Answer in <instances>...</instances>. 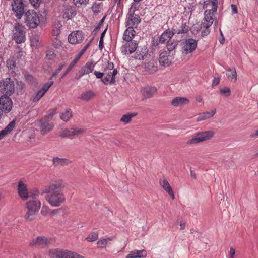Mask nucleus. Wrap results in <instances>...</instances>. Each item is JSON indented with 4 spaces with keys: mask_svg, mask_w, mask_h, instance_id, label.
<instances>
[{
    "mask_svg": "<svg viewBox=\"0 0 258 258\" xmlns=\"http://www.w3.org/2000/svg\"><path fill=\"white\" fill-rule=\"evenodd\" d=\"M53 84V81H49V82L45 83L42 86V88L38 91L37 94L33 97L32 100V101L33 102H38L44 95Z\"/></svg>",
    "mask_w": 258,
    "mask_h": 258,
    "instance_id": "16",
    "label": "nucleus"
},
{
    "mask_svg": "<svg viewBox=\"0 0 258 258\" xmlns=\"http://www.w3.org/2000/svg\"><path fill=\"white\" fill-rule=\"evenodd\" d=\"M94 75L97 78H102L103 76L104 75V73H101L97 71H95L94 72Z\"/></svg>",
    "mask_w": 258,
    "mask_h": 258,
    "instance_id": "60",
    "label": "nucleus"
},
{
    "mask_svg": "<svg viewBox=\"0 0 258 258\" xmlns=\"http://www.w3.org/2000/svg\"><path fill=\"white\" fill-rule=\"evenodd\" d=\"M88 47V45H86L84 48L83 49H82V50H81V51L78 53L77 54L75 57L76 58H77L79 60V59L80 58V57H81V56L84 54V53L85 52V51H86V49Z\"/></svg>",
    "mask_w": 258,
    "mask_h": 258,
    "instance_id": "58",
    "label": "nucleus"
},
{
    "mask_svg": "<svg viewBox=\"0 0 258 258\" xmlns=\"http://www.w3.org/2000/svg\"><path fill=\"white\" fill-rule=\"evenodd\" d=\"M137 115V113H128L123 115L120 119V120L125 124L128 123L130 122L132 118L136 116Z\"/></svg>",
    "mask_w": 258,
    "mask_h": 258,
    "instance_id": "39",
    "label": "nucleus"
},
{
    "mask_svg": "<svg viewBox=\"0 0 258 258\" xmlns=\"http://www.w3.org/2000/svg\"><path fill=\"white\" fill-rule=\"evenodd\" d=\"M53 164L55 166H64L71 163V161L68 159L59 158L54 157L52 159Z\"/></svg>",
    "mask_w": 258,
    "mask_h": 258,
    "instance_id": "30",
    "label": "nucleus"
},
{
    "mask_svg": "<svg viewBox=\"0 0 258 258\" xmlns=\"http://www.w3.org/2000/svg\"><path fill=\"white\" fill-rule=\"evenodd\" d=\"M58 212V210L57 209H54L52 210H50V212L49 213V215L53 216L56 215Z\"/></svg>",
    "mask_w": 258,
    "mask_h": 258,
    "instance_id": "64",
    "label": "nucleus"
},
{
    "mask_svg": "<svg viewBox=\"0 0 258 258\" xmlns=\"http://www.w3.org/2000/svg\"><path fill=\"white\" fill-rule=\"evenodd\" d=\"M54 127L52 122H50L49 120L46 119H42L40 121L39 128L41 134L45 135L48 132L51 131Z\"/></svg>",
    "mask_w": 258,
    "mask_h": 258,
    "instance_id": "18",
    "label": "nucleus"
},
{
    "mask_svg": "<svg viewBox=\"0 0 258 258\" xmlns=\"http://www.w3.org/2000/svg\"><path fill=\"white\" fill-rule=\"evenodd\" d=\"M157 92L155 87L147 86L142 88L141 92L144 99L152 97Z\"/></svg>",
    "mask_w": 258,
    "mask_h": 258,
    "instance_id": "20",
    "label": "nucleus"
},
{
    "mask_svg": "<svg viewBox=\"0 0 258 258\" xmlns=\"http://www.w3.org/2000/svg\"><path fill=\"white\" fill-rule=\"evenodd\" d=\"M73 137L77 136L85 132V130L83 128L78 127H72Z\"/></svg>",
    "mask_w": 258,
    "mask_h": 258,
    "instance_id": "42",
    "label": "nucleus"
},
{
    "mask_svg": "<svg viewBox=\"0 0 258 258\" xmlns=\"http://www.w3.org/2000/svg\"><path fill=\"white\" fill-rule=\"evenodd\" d=\"M235 254V250L233 247L230 248V250L229 252V258H234V255Z\"/></svg>",
    "mask_w": 258,
    "mask_h": 258,
    "instance_id": "59",
    "label": "nucleus"
},
{
    "mask_svg": "<svg viewBox=\"0 0 258 258\" xmlns=\"http://www.w3.org/2000/svg\"><path fill=\"white\" fill-rule=\"evenodd\" d=\"M59 136L62 138H71L73 137L72 128H64L59 133Z\"/></svg>",
    "mask_w": 258,
    "mask_h": 258,
    "instance_id": "40",
    "label": "nucleus"
},
{
    "mask_svg": "<svg viewBox=\"0 0 258 258\" xmlns=\"http://www.w3.org/2000/svg\"><path fill=\"white\" fill-rule=\"evenodd\" d=\"M219 82L220 79L219 78H214L212 83L213 86L217 85L219 83Z\"/></svg>",
    "mask_w": 258,
    "mask_h": 258,
    "instance_id": "63",
    "label": "nucleus"
},
{
    "mask_svg": "<svg viewBox=\"0 0 258 258\" xmlns=\"http://www.w3.org/2000/svg\"><path fill=\"white\" fill-rule=\"evenodd\" d=\"M220 92L227 96H230L231 94L230 89L226 87L220 89Z\"/></svg>",
    "mask_w": 258,
    "mask_h": 258,
    "instance_id": "55",
    "label": "nucleus"
},
{
    "mask_svg": "<svg viewBox=\"0 0 258 258\" xmlns=\"http://www.w3.org/2000/svg\"><path fill=\"white\" fill-rule=\"evenodd\" d=\"M189 103V100L187 98L177 97L172 100L171 104L174 107H179L188 104Z\"/></svg>",
    "mask_w": 258,
    "mask_h": 258,
    "instance_id": "23",
    "label": "nucleus"
},
{
    "mask_svg": "<svg viewBox=\"0 0 258 258\" xmlns=\"http://www.w3.org/2000/svg\"><path fill=\"white\" fill-rule=\"evenodd\" d=\"M136 32L132 26L128 27L124 31L123 39L124 41L133 40L136 35Z\"/></svg>",
    "mask_w": 258,
    "mask_h": 258,
    "instance_id": "28",
    "label": "nucleus"
},
{
    "mask_svg": "<svg viewBox=\"0 0 258 258\" xmlns=\"http://www.w3.org/2000/svg\"><path fill=\"white\" fill-rule=\"evenodd\" d=\"M197 47V41L192 38L186 40L182 44V49L183 53L187 54L192 53Z\"/></svg>",
    "mask_w": 258,
    "mask_h": 258,
    "instance_id": "11",
    "label": "nucleus"
},
{
    "mask_svg": "<svg viewBox=\"0 0 258 258\" xmlns=\"http://www.w3.org/2000/svg\"><path fill=\"white\" fill-rule=\"evenodd\" d=\"M121 47V52L125 55H130L134 52L138 47V43L135 40L125 41Z\"/></svg>",
    "mask_w": 258,
    "mask_h": 258,
    "instance_id": "10",
    "label": "nucleus"
},
{
    "mask_svg": "<svg viewBox=\"0 0 258 258\" xmlns=\"http://www.w3.org/2000/svg\"><path fill=\"white\" fill-rule=\"evenodd\" d=\"M189 30V26L186 23L182 24L179 28L174 29V33L177 34H185Z\"/></svg>",
    "mask_w": 258,
    "mask_h": 258,
    "instance_id": "38",
    "label": "nucleus"
},
{
    "mask_svg": "<svg viewBox=\"0 0 258 258\" xmlns=\"http://www.w3.org/2000/svg\"><path fill=\"white\" fill-rule=\"evenodd\" d=\"M216 112V109H214L210 111H206L199 113L198 115L196 121L200 122L211 118L215 114Z\"/></svg>",
    "mask_w": 258,
    "mask_h": 258,
    "instance_id": "22",
    "label": "nucleus"
},
{
    "mask_svg": "<svg viewBox=\"0 0 258 258\" xmlns=\"http://www.w3.org/2000/svg\"><path fill=\"white\" fill-rule=\"evenodd\" d=\"M106 29L102 33L100 38V41H99V47L101 49H102V47L103 46V37L104 36V35L106 33Z\"/></svg>",
    "mask_w": 258,
    "mask_h": 258,
    "instance_id": "56",
    "label": "nucleus"
},
{
    "mask_svg": "<svg viewBox=\"0 0 258 258\" xmlns=\"http://www.w3.org/2000/svg\"><path fill=\"white\" fill-rule=\"evenodd\" d=\"M24 76L25 78L28 82L31 84L35 83V79L31 75H30L28 73H25Z\"/></svg>",
    "mask_w": 258,
    "mask_h": 258,
    "instance_id": "50",
    "label": "nucleus"
},
{
    "mask_svg": "<svg viewBox=\"0 0 258 258\" xmlns=\"http://www.w3.org/2000/svg\"><path fill=\"white\" fill-rule=\"evenodd\" d=\"M227 71L226 76L228 79L232 82H236L237 81V73L235 69L228 68Z\"/></svg>",
    "mask_w": 258,
    "mask_h": 258,
    "instance_id": "34",
    "label": "nucleus"
},
{
    "mask_svg": "<svg viewBox=\"0 0 258 258\" xmlns=\"http://www.w3.org/2000/svg\"><path fill=\"white\" fill-rule=\"evenodd\" d=\"M15 120L12 121L4 130L0 132V140L8 135L15 126Z\"/></svg>",
    "mask_w": 258,
    "mask_h": 258,
    "instance_id": "27",
    "label": "nucleus"
},
{
    "mask_svg": "<svg viewBox=\"0 0 258 258\" xmlns=\"http://www.w3.org/2000/svg\"><path fill=\"white\" fill-rule=\"evenodd\" d=\"M31 5L35 8H38L41 2V0H29Z\"/></svg>",
    "mask_w": 258,
    "mask_h": 258,
    "instance_id": "57",
    "label": "nucleus"
},
{
    "mask_svg": "<svg viewBox=\"0 0 258 258\" xmlns=\"http://www.w3.org/2000/svg\"><path fill=\"white\" fill-rule=\"evenodd\" d=\"M146 256L147 252L145 250L134 249L126 256V258H145Z\"/></svg>",
    "mask_w": 258,
    "mask_h": 258,
    "instance_id": "26",
    "label": "nucleus"
},
{
    "mask_svg": "<svg viewBox=\"0 0 258 258\" xmlns=\"http://www.w3.org/2000/svg\"><path fill=\"white\" fill-rule=\"evenodd\" d=\"M62 185L60 182H55L46 187L45 199L52 207H59L66 201L62 192Z\"/></svg>",
    "mask_w": 258,
    "mask_h": 258,
    "instance_id": "1",
    "label": "nucleus"
},
{
    "mask_svg": "<svg viewBox=\"0 0 258 258\" xmlns=\"http://www.w3.org/2000/svg\"><path fill=\"white\" fill-rule=\"evenodd\" d=\"M41 205V202L38 199L29 200L26 204L27 210L24 216L25 220L28 221L34 220L40 208Z\"/></svg>",
    "mask_w": 258,
    "mask_h": 258,
    "instance_id": "3",
    "label": "nucleus"
},
{
    "mask_svg": "<svg viewBox=\"0 0 258 258\" xmlns=\"http://www.w3.org/2000/svg\"><path fill=\"white\" fill-rule=\"evenodd\" d=\"M61 27L62 25L60 23H58L55 25L52 31L54 36H57L59 34Z\"/></svg>",
    "mask_w": 258,
    "mask_h": 258,
    "instance_id": "44",
    "label": "nucleus"
},
{
    "mask_svg": "<svg viewBox=\"0 0 258 258\" xmlns=\"http://www.w3.org/2000/svg\"><path fill=\"white\" fill-rule=\"evenodd\" d=\"M89 0H73L74 4L78 7H81V6H86Z\"/></svg>",
    "mask_w": 258,
    "mask_h": 258,
    "instance_id": "47",
    "label": "nucleus"
},
{
    "mask_svg": "<svg viewBox=\"0 0 258 258\" xmlns=\"http://www.w3.org/2000/svg\"><path fill=\"white\" fill-rule=\"evenodd\" d=\"M0 105L2 111L7 113L11 110L13 102L9 96H2L0 98Z\"/></svg>",
    "mask_w": 258,
    "mask_h": 258,
    "instance_id": "15",
    "label": "nucleus"
},
{
    "mask_svg": "<svg viewBox=\"0 0 258 258\" xmlns=\"http://www.w3.org/2000/svg\"><path fill=\"white\" fill-rule=\"evenodd\" d=\"M72 117V111L70 109H66L60 115V118L64 121H68Z\"/></svg>",
    "mask_w": 258,
    "mask_h": 258,
    "instance_id": "37",
    "label": "nucleus"
},
{
    "mask_svg": "<svg viewBox=\"0 0 258 258\" xmlns=\"http://www.w3.org/2000/svg\"><path fill=\"white\" fill-rule=\"evenodd\" d=\"M98 237V234L96 232H92L86 238V240L92 242L95 241L97 240Z\"/></svg>",
    "mask_w": 258,
    "mask_h": 258,
    "instance_id": "45",
    "label": "nucleus"
},
{
    "mask_svg": "<svg viewBox=\"0 0 258 258\" xmlns=\"http://www.w3.org/2000/svg\"><path fill=\"white\" fill-rule=\"evenodd\" d=\"M114 239V237H109L105 238L100 239L97 243L98 247H105L107 245L110 244V242L112 241Z\"/></svg>",
    "mask_w": 258,
    "mask_h": 258,
    "instance_id": "33",
    "label": "nucleus"
},
{
    "mask_svg": "<svg viewBox=\"0 0 258 258\" xmlns=\"http://www.w3.org/2000/svg\"><path fill=\"white\" fill-rule=\"evenodd\" d=\"M41 38L37 35H32L30 37L31 45L33 47H38L40 45Z\"/></svg>",
    "mask_w": 258,
    "mask_h": 258,
    "instance_id": "36",
    "label": "nucleus"
},
{
    "mask_svg": "<svg viewBox=\"0 0 258 258\" xmlns=\"http://www.w3.org/2000/svg\"><path fill=\"white\" fill-rule=\"evenodd\" d=\"M250 137L253 139H256L258 137V129L256 130L254 133L250 135Z\"/></svg>",
    "mask_w": 258,
    "mask_h": 258,
    "instance_id": "62",
    "label": "nucleus"
},
{
    "mask_svg": "<svg viewBox=\"0 0 258 258\" xmlns=\"http://www.w3.org/2000/svg\"><path fill=\"white\" fill-rule=\"evenodd\" d=\"M15 66L16 63L13 59H9L7 61V66L9 69H13Z\"/></svg>",
    "mask_w": 258,
    "mask_h": 258,
    "instance_id": "54",
    "label": "nucleus"
},
{
    "mask_svg": "<svg viewBox=\"0 0 258 258\" xmlns=\"http://www.w3.org/2000/svg\"><path fill=\"white\" fill-rule=\"evenodd\" d=\"M78 60L79 59L76 57H75L74 60L72 61V62L70 63V66H69V67L63 74V75L61 76L62 79L63 78L66 76V75L72 69L73 67L75 65V64L77 62Z\"/></svg>",
    "mask_w": 258,
    "mask_h": 258,
    "instance_id": "43",
    "label": "nucleus"
},
{
    "mask_svg": "<svg viewBox=\"0 0 258 258\" xmlns=\"http://www.w3.org/2000/svg\"><path fill=\"white\" fill-rule=\"evenodd\" d=\"M64 64H61L59 66L58 69L56 70V71L52 74L51 78L50 79V81H51V80L53 78H56L57 75L60 73V72L64 68Z\"/></svg>",
    "mask_w": 258,
    "mask_h": 258,
    "instance_id": "52",
    "label": "nucleus"
},
{
    "mask_svg": "<svg viewBox=\"0 0 258 258\" xmlns=\"http://www.w3.org/2000/svg\"><path fill=\"white\" fill-rule=\"evenodd\" d=\"M95 63L92 61H88L86 64L83 67L79 72L76 74L75 78L79 79L81 77L85 75H87L91 73L94 70Z\"/></svg>",
    "mask_w": 258,
    "mask_h": 258,
    "instance_id": "13",
    "label": "nucleus"
},
{
    "mask_svg": "<svg viewBox=\"0 0 258 258\" xmlns=\"http://www.w3.org/2000/svg\"><path fill=\"white\" fill-rule=\"evenodd\" d=\"M18 192L19 195L23 200H26L29 198L27 185L22 181L18 183Z\"/></svg>",
    "mask_w": 258,
    "mask_h": 258,
    "instance_id": "19",
    "label": "nucleus"
},
{
    "mask_svg": "<svg viewBox=\"0 0 258 258\" xmlns=\"http://www.w3.org/2000/svg\"><path fill=\"white\" fill-rule=\"evenodd\" d=\"M135 4L133 3L126 15L125 24L126 26L136 27L141 21V19L138 14L134 13L133 10V6Z\"/></svg>",
    "mask_w": 258,
    "mask_h": 258,
    "instance_id": "9",
    "label": "nucleus"
},
{
    "mask_svg": "<svg viewBox=\"0 0 258 258\" xmlns=\"http://www.w3.org/2000/svg\"><path fill=\"white\" fill-rule=\"evenodd\" d=\"M59 258H84V256L77 253L61 250Z\"/></svg>",
    "mask_w": 258,
    "mask_h": 258,
    "instance_id": "29",
    "label": "nucleus"
},
{
    "mask_svg": "<svg viewBox=\"0 0 258 258\" xmlns=\"http://www.w3.org/2000/svg\"><path fill=\"white\" fill-rule=\"evenodd\" d=\"M50 212V209L48 207V206L46 205H43L42 207L41 210V214L44 216H47L49 214Z\"/></svg>",
    "mask_w": 258,
    "mask_h": 258,
    "instance_id": "48",
    "label": "nucleus"
},
{
    "mask_svg": "<svg viewBox=\"0 0 258 258\" xmlns=\"http://www.w3.org/2000/svg\"><path fill=\"white\" fill-rule=\"evenodd\" d=\"M95 96L94 93L91 90H88L82 93L79 98L83 100L88 101L93 98Z\"/></svg>",
    "mask_w": 258,
    "mask_h": 258,
    "instance_id": "32",
    "label": "nucleus"
},
{
    "mask_svg": "<svg viewBox=\"0 0 258 258\" xmlns=\"http://www.w3.org/2000/svg\"><path fill=\"white\" fill-rule=\"evenodd\" d=\"M214 134V132L212 130L198 132L192 135L191 138L187 141V144L191 145L209 140L213 138Z\"/></svg>",
    "mask_w": 258,
    "mask_h": 258,
    "instance_id": "4",
    "label": "nucleus"
},
{
    "mask_svg": "<svg viewBox=\"0 0 258 258\" xmlns=\"http://www.w3.org/2000/svg\"><path fill=\"white\" fill-rule=\"evenodd\" d=\"M174 33L170 31H166L162 33L159 38V42L161 43L168 42V41L173 36Z\"/></svg>",
    "mask_w": 258,
    "mask_h": 258,
    "instance_id": "31",
    "label": "nucleus"
},
{
    "mask_svg": "<svg viewBox=\"0 0 258 258\" xmlns=\"http://www.w3.org/2000/svg\"><path fill=\"white\" fill-rule=\"evenodd\" d=\"M147 52L146 47L142 48L141 51L136 53L134 58L138 60H143L146 57Z\"/></svg>",
    "mask_w": 258,
    "mask_h": 258,
    "instance_id": "35",
    "label": "nucleus"
},
{
    "mask_svg": "<svg viewBox=\"0 0 258 258\" xmlns=\"http://www.w3.org/2000/svg\"><path fill=\"white\" fill-rule=\"evenodd\" d=\"M177 45V42L168 43L167 45V48L168 49V51L169 52H172L173 50L175 49Z\"/></svg>",
    "mask_w": 258,
    "mask_h": 258,
    "instance_id": "49",
    "label": "nucleus"
},
{
    "mask_svg": "<svg viewBox=\"0 0 258 258\" xmlns=\"http://www.w3.org/2000/svg\"><path fill=\"white\" fill-rule=\"evenodd\" d=\"M12 10L18 19H21L24 14V4L22 0H13Z\"/></svg>",
    "mask_w": 258,
    "mask_h": 258,
    "instance_id": "12",
    "label": "nucleus"
},
{
    "mask_svg": "<svg viewBox=\"0 0 258 258\" xmlns=\"http://www.w3.org/2000/svg\"><path fill=\"white\" fill-rule=\"evenodd\" d=\"M53 45L56 48H59L62 46V42L57 38H55L53 40Z\"/></svg>",
    "mask_w": 258,
    "mask_h": 258,
    "instance_id": "53",
    "label": "nucleus"
},
{
    "mask_svg": "<svg viewBox=\"0 0 258 258\" xmlns=\"http://www.w3.org/2000/svg\"><path fill=\"white\" fill-rule=\"evenodd\" d=\"M160 185L172 198V199L175 198L174 192L168 181L165 178L161 179L159 182Z\"/></svg>",
    "mask_w": 258,
    "mask_h": 258,
    "instance_id": "25",
    "label": "nucleus"
},
{
    "mask_svg": "<svg viewBox=\"0 0 258 258\" xmlns=\"http://www.w3.org/2000/svg\"><path fill=\"white\" fill-rule=\"evenodd\" d=\"M61 250L59 249H54L50 250L49 251V255L51 258H59L61 254Z\"/></svg>",
    "mask_w": 258,
    "mask_h": 258,
    "instance_id": "41",
    "label": "nucleus"
},
{
    "mask_svg": "<svg viewBox=\"0 0 258 258\" xmlns=\"http://www.w3.org/2000/svg\"><path fill=\"white\" fill-rule=\"evenodd\" d=\"M209 3L211 5V9L205 11L204 21L201 24L203 36H207L209 34L210 32L209 27L215 21V13L217 10L218 0H209Z\"/></svg>",
    "mask_w": 258,
    "mask_h": 258,
    "instance_id": "2",
    "label": "nucleus"
},
{
    "mask_svg": "<svg viewBox=\"0 0 258 258\" xmlns=\"http://www.w3.org/2000/svg\"><path fill=\"white\" fill-rule=\"evenodd\" d=\"M55 113L56 110L55 109H52L48 111L44 119H46L47 120H50Z\"/></svg>",
    "mask_w": 258,
    "mask_h": 258,
    "instance_id": "46",
    "label": "nucleus"
},
{
    "mask_svg": "<svg viewBox=\"0 0 258 258\" xmlns=\"http://www.w3.org/2000/svg\"><path fill=\"white\" fill-rule=\"evenodd\" d=\"M60 15L63 19H71L76 14V11L71 6L65 4L60 8Z\"/></svg>",
    "mask_w": 258,
    "mask_h": 258,
    "instance_id": "14",
    "label": "nucleus"
},
{
    "mask_svg": "<svg viewBox=\"0 0 258 258\" xmlns=\"http://www.w3.org/2000/svg\"><path fill=\"white\" fill-rule=\"evenodd\" d=\"M49 243V240L45 237H38L34 239L30 243L31 246H37L40 247H44Z\"/></svg>",
    "mask_w": 258,
    "mask_h": 258,
    "instance_id": "21",
    "label": "nucleus"
},
{
    "mask_svg": "<svg viewBox=\"0 0 258 258\" xmlns=\"http://www.w3.org/2000/svg\"><path fill=\"white\" fill-rule=\"evenodd\" d=\"M83 34L81 31L72 32L68 36L69 42L72 44L80 43L83 41Z\"/></svg>",
    "mask_w": 258,
    "mask_h": 258,
    "instance_id": "17",
    "label": "nucleus"
},
{
    "mask_svg": "<svg viewBox=\"0 0 258 258\" xmlns=\"http://www.w3.org/2000/svg\"><path fill=\"white\" fill-rule=\"evenodd\" d=\"M151 68H154V65L151 62L147 63L145 65V68L146 70H151Z\"/></svg>",
    "mask_w": 258,
    "mask_h": 258,
    "instance_id": "61",
    "label": "nucleus"
},
{
    "mask_svg": "<svg viewBox=\"0 0 258 258\" xmlns=\"http://www.w3.org/2000/svg\"><path fill=\"white\" fill-rule=\"evenodd\" d=\"M41 195L39 191L37 189L34 190L32 192H31L30 195H29V197L32 198V199H37V198L38 197Z\"/></svg>",
    "mask_w": 258,
    "mask_h": 258,
    "instance_id": "51",
    "label": "nucleus"
},
{
    "mask_svg": "<svg viewBox=\"0 0 258 258\" xmlns=\"http://www.w3.org/2000/svg\"><path fill=\"white\" fill-rule=\"evenodd\" d=\"M169 53L168 51H163L160 53L159 61L161 65H169L172 59L171 57L169 56Z\"/></svg>",
    "mask_w": 258,
    "mask_h": 258,
    "instance_id": "24",
    "label": "nucleus"
},
{
    "mask_svg": "<svg viewBox=\"0 0 258 258\" xmlns=\"http://www.w3.org/2000/svg\"><path fill=\"white\" fill-rule=\"evenodd\" d=\"M12 39L17 43L20 44L26 40V32L25 27L20 23H16L14 26L12 30Z\"/></svg>",
    "mask_w": 258,
    "mask_h": 258,
    "instance_id": "5",
    "label": "nucleus"
},
{
    "mask_svg": "<svg viewBox=\"0 0 258 258\" xmlns=\"http://www.w3.org/2000/svg\"><path fill=\"white\" fill-rule=\"evenodd\" d=\"M26 25L30 28H36L40 23L38 15L34 10H28L24 15Z\"/></svg>",
    "mask_w": 258,
    "mask_h": 258,
    "instance_id": "7",
    "label": "nucleus"
},
{
    "mask_svg": "<svg viewBox=\"0 0 258 258\" xmlns=\"http://www.w3.org/2000/svg\"><path fill=\"white\" fill-rule=\"evenodd\" d=\"M15 85L13 81L10 78L0 81V92L4 96H10L14 92Z\"/></svg>",
    "mask_w": 258,
    "mask_h": 258,
    "instance_id": "8",
    "label": "nucleus"
},
{
    "mask_svg": "<svg viewBox=\"0 0 258 258\" xmlns=\"http://www.w3.org/2000/svg\"><path fill=\"white\" fill-rule=\"evenodd\" d=\"M117 70L114 69L112 62H108L107 67L104 69V74L105 75L102 79V81L105 84H112L115 81V76L117 74Z\"/></svg>",
    "mask_w": 258,
    "mask_h": 258,
    "instance_id": "6",
    "label": "nucleus"
}]
</instances>
